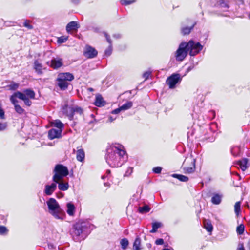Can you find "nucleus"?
<instances>
[{
	"mask_svg": "<svg viewBox=\"0 0 250 250\" xmlns=\"http://www.w3.org/2000/svg\"><path fill=\"white\" fill-rule=\"evenodd\" d=\"M105 159L111 167H117L121 166L126 161L127 154L122 145L115 143L107 148Z\"/></svg>",
	"mask_w": 250,
	"mask_h": 250,
	"instance_id": "obj_1",
	"label": "nucleus"
},
{
	"mask_svg": "<svg viewBox=\"0 0 250 250\" xmlns=\"http://www.w3.org/2000/svg\"><path fill=\"white\" fill-rule=\"evenodd\" d=\"M48 211L56 219L63 220L65 217L64 211L62 209L57 201L50 198L46 201Z\"/></svg>",
	"mask_w": 250,
	"mask_h": 250,
	"instance_id": "obj_2",
	"label": "nucleus"
},
{
	"mask_svg": "<svg viewBox=\"0 0 250 250\" xmlns=\"http://www.w3.org/2000/svg\"><path fill=\"white\" fill-rule=\"evenodd\" d=\"M54 172L55 174L53 176V181L55 182H59L68 174V170L67 167L62 165H57Z\"/></svg>",
	"mask_w": 250,
	"mask_h": 250,
	"instance_id": "obj_3",
	"label": "nucleus"
},
{
	"mask_svg": "<svg viewBox=\"0 0 250 250\" xmlns=\"http://www.w3.org/2000/svg\"><path fill=\"white\" fill-rule=\"evenodd\" d=\"M186 49L189 52L190 55L195 56L203 49V46L199 42L190 40L186 43Z\"/></svg>",
	"mask_w": 250,
	"mask_h": 250,
	"instance_id": "obj_4",
	"label": "nucleus"
},
{
	"mask_svg": "<svg viewBox=\"0 0 250 250\" xmlns=\"http://www.w3.org/2000/svg\"><path fill=\"white\" fill-rule=\"evenodd\" d=\"M185 173H191L194 172L195 168V159L191 156L187 158L182 165Z\"/></svg>",
	"mask_w": 250,
	"mask_h": 250,
	"instance_id": "obj_5",
	"label": "nucleus"
},
{
	"mask_svg": "<svg viewBox=\"0 0 250 250\" xmlns=\"http://www.w3.org/2000/svg\"><path fill=\"white\" fill-rule=\"evenodd\" d=\"M62 112L65 114L69 117L70 120H72L73 115L75 112L81 114L82 113V110L81 108L77 106L65 104L62 107Z\"/></svg>",
	"mask_w": 250,
	"mask_h": 250,
	"instance_id": "obj_6",
	"label": "nucleus"
},
{
	"mask_svg": "<svg viewBox=\"0 0 250 250\" xmlns=\"http://www.w3.org/2000/svg\"><path fill=\"white\" fill-rule=\"evenodd\" d=\"M188 50L186 49V42H182L175 53L176 59L178 61H183L187 56Z\"/></svg>",
	"mask_w": 250,
	"mask_h": 250,
	"instance_id": "obj_7",
	"label": "nucleus"
},
{
	"mask_svg": "<svg viewBox=\"0 0 250 250\" xmlns=\"http://www.w3.org/2000/svg\"><path fill=\"white\" fill-rule=\"evenodd\" d=\"M181 81L180 75L179 74H173L169 77L166 81L167 84L170 88H174L175 85Z\"/></svg>",
	"mask_w": 250,
	"mask_h": 250,
	"instance_id": "obj_8",
	"label": "nucleus"
},
{
	"mask_svg": "<svg viewBox=\"0 0 250 250\" xmlns=\"http://www.w3.org/2000/svg\"><path fill=\"white\" fill-rule=\"evenodd\" d=\"M83 231V226L82 224H77L74 226L72 235L76 241H78V237L82 233Z\"/></svg>",
	"mask_w": 250,
	"mask_h": 250,
	"instance_id": "obj_9",
	"label": "nucleus"
},
{
	"mask_svg": "<svg viewBox=\"0 0 250 250\" xmlns=\"http://www.w3.org/2000/svg\"><path fill=\"white\" fill-rule=\"evenodd\" d=\"M57 183L53 182L50 185H46L44 190V194L48 196L51 195L56 189Z\"/></svg>",
	"mask_w": 250,
	"mask_h": 250,
	"instance_id": "obj_10",
	"label": "nucleus"
},
{
	"mask_svg": "<svg viewBox=\"0 0 250 250\" xmlns=\"http://www.w3.org/2000/svg\"><path fill=\"white\" fill-rule=\"evenodd\" d=\"M74 79L73 75L69 72L60 73L58 74L57 80H63L70 82Z\"/></svg>",
	"mask_w": 250,
	"mask_h": 250,
	"instance_id": "obj_11",
	"label": "nucleus"
},
{
	"mask_svg": "<svg viewBox=\"0 0 250 250\" xmlns=\"http://www.w3.org/2000/svg\"><path fill=\"white\" fill-rule=\"evenodd\" d=\"M84 55L86 57L92 58L97 55V51L93 47L87 46L85 47Z\"/></svg>",
	"mask_w": 250,
	"mask_h": 250,
	"instance_id": "obj_12",
	"label": "nucleus"
},
{
	"mask_svg": "<svg viewBox=\"0 0 250 250\" xmlns=\"http://www.w3.org/2000/svg\"><path fill=\"white\" fill-rule=\"evenodd\" d=\"M80 27L79 24L75 21L69 22L66 27V30L67 33H71L72 32H77L78 29Z\"/></svg>",
	"mask_w": 250,
	"mask_h": 250,
	"instance_id": "obj_13",
	"label": "nucleus"
},
{
	"mask_svg": "<svg viewBox=\"0 0 250 250\" xmlns=\"http://www.w3.org/2000/svg\"><path fill=\"white\" fill-rule=\"evenodd\" d=\"M62 65L63 61L62 59L59 58H54L51 61L50 66L54 69L60 68Z\"/></svg>",
	"mask_w": 250,
	"mask_h": 250,
	"instance_id": "obj_14",
	"label": "nucleus"
},
{
	"mask_svg": "<svg viewBox=\"0 0 250 250\" xmlns=\"http://www.w3.org/2000/svg\"><path fill=\"white\" fill-rule=\"evenodd\" d=\"M62 131L61 129H51L49 131L48 137L51 140L59 138L61 136Z\"/></svg>",
	"mask_w": 250,
	"mask_h": 250,
	"instance_id": "obj_15",
	"label": "nucleus"
},
{
	"mask_svg": "<svg viewBox=\"0 0 250 250\" xmlns=\"http://www.w3.org/2000/svg\"><path fill=\"white\" fill-rule=\"evenodd\" d=\"M34 68L36 72L38 74H42L43 73V70L46 68H44L41 62L38 60H36L34 62Z\"/></svg>",
	"mask_w": 250,
	"mask_h": 250,
	"instance_id": "obj_16",
	"label": "nucleus"
},
{
	"mask_svg": "<svg viewBox=\"0 0 250 250\" xmlns=\"http://www.w3.org/2000/svg\"><path fill=\"white\" fill-rule=\"evenodd\" d=\"M16 95L18 96L19 99L23 100L26 105L29 106L31 105L32 102L29 100L28 98L26 97L25 95H23L21 92H18Z\"/></svg>",
	"mask_w": 250,
	"mask_h": 250,
	"instance_id": "obj_17",
	"label": "nucleus"
},
{
	"mask_svg": "<svg viewBox=\"0 0 250 250\" xmlns=\"http://www.w3.org/2000/svg\"><path fill=\"white\" fill-rule=\"evenodd\" d=\"M104 36L106 39L107 41L110 44L109 47L105 50V55L106 56H110L112 53V46H111V40L110 39L109 36L106 33H104Z\"/></svg>",
	"mask_w": 250,
	"mask_h": 250,
	"instance_id": "obj_18",
	"label": "nucleus"
},
{
	"mask_svg": "<svg viewBox=\"0 0 250 250\" xmlns=\"http://www.w3.org/2000/svg\"><path fill=\"white\" fill-rule=\"evenodd\" d=\"M85 158V153L83 149H78L76 152V158L78 161L83 162Z\"/></svg>",
	"mask_w": 250,
	"mask_h": 250,
	"instance_id": "obj_19",
	"label": "nucleus"
},
{
	"mask_svg": "<svg viewBox=\"0 0 250 250\" xmlns=\"http://www.w3.org/2000/svg\"><path fill=\"white\" fill-rule=\"evenodd\" d=\"M66 212L69 216H73L75 211V207L73 204L71 202L66 204Z\"/></svg>",
	"mask_w": 250,
	"mask_h": 250,
	"instance_id": "obj_20",
	"label": "nucleus"
},
{
	"mask_svg": "<svg viewBox=\"0 0 250 250\" xmlns=\"http://www.w3.org/2000/svg\"><path fill=\"white\" fill-rule=\"evenodd\" d=\"M94 104L96 106L99 107L104 106V105L105 102L101 95H97L96 96Z\"/></svg>",
	"mask_w": 250,
	"mask_h": 250,
	"instance_id": "obj_21",
	"label": "nucleus"
},
{
	"mask_svg": "<svg viewBox=\"0 0 250 250\" xmlns=\"http://www.w3.org/2000/svg\"><path fill=\"white\" fill-rule=\"evenodd\" d=\"M58 184V188L62 191H66L69 188V185L67 182H63L62 180L59 181L57 184Z\"/></svg>",
	"mask_w": 250,
	"mask_h": 250,
	"instance_id": "obj_22",
	"label": "nucleus"
},
{
	"mask_svg": "<svg viewBox=\"0 0 250 250\" xmlns=\"http://www.w3.org/2000/svg\"><path fill=\"white\" fill-rule=\"evenodd\" d=\"M248 161L246 159H242L237 162V165L242 170L245 171L247 168Z\"/></svg>",
	"mask_w": 250,
	"mask_h": 250,
	"instance_id": "obj_23",
	"label": "nucleus"
},
{
	"mask_svg": "<svg viewBox=\"0 0 250 250\" xmlns=\"http://www.w3.org/2000/svg\"><path fill=\"white\" fill-rule=\"evenodd\" d=\"M58 82V85L62 90L66 89L68 86V82L63 80H57Z\"/></svg>",
	"mask_w": 250,
	"mask_h": 250,
	"instance_id": "obj_24",
	"label": "nucleus"
},
{
	"mask_svg": "<svg viewBox=\"0 0 250 250\" xmlns=\"http://www.w3.org/2000/svg\"><path fill=\"white\" fill-rule=\"evenodd\" d=\"M23 95H26V97L30 98V99H34L35 93V92L29 89H26L23 91V92L22 93Z\"/></svg>",
	"mask_w": 250,
	"mask_h": 250,
	"instance_id": "obj_25",
	"label": "nucleus"
},
{
	"mask_svg": "<svg viewBox=\"0 0 250 250\" xmlns=\"http://www.w3.org/2000/svg\"><path fill=\"white\" fill-rule=\"evenodd\" d=\"M222 196L218 194H214L211 198V202L213 204L218 205L220 203L221 201Z\"/></svg>",
	"mask_w": 250,
	"mask_h": 250,
	"instance_id": "obj_26",
	"label": "nucleus"
},
{
	"mask_svg": "<svg viewBox=\"0 0 250 250\" xmlns=\"http://www.w3.org/2000/svg\"><path fill=\"white\" fill-rule=\"evenodd\" d=\"M162 224L160 222H155L152 224V229L150 231V233H155L157 231V229L161 227Z\"/></svg>",
	"mask_w": 250,
	"mask_h": 250,
	"instance_id": "obj_27",
	"label": "nucleus"
},
{
	"mask_svg": "<svg viewBox=\"0 0 250 250\" xmlns=\"http://www.w3.org/2000/svg\"><path fill=\"white\" fill-rule=\"evenodd\" d=\"M231 153L233 156H238L241 153V148L240 146H234L231 148Z\"/></svg>",
	"mask_w": 250,
	"mask_h": 250,
	"instance_id": "obj_28",
	"label": "nucleus"
},
{
	"mask_svg": "<svg viewBox=\"0 0 250 250\" xmlns=\"http://www.w3.org/2000/svg\"><path fill=\"white\" fill-rule=\"evenodd\" d=\"M141 245V239L139 237H137L133 243V249L134 250H140L141 248H140Z\"/></svg>",
	"mask_w": 250,
	"mask_h": 250,
	"instance_id": "obj_29",
	"label": "nucleus"
},
{
	"mask_svg": "<svg viewBox=\"0 0 250 250\" xmlns=\"http://www.w3.org/2000/svg\"><path fill=\"white\" fill-rule=\"evenodd\" d=\"M195 25V23H193L190 27H182V29H181L182 33L183 35H187V34H189L190 32H191V30L193 28V27Z\"/></svg>",
	"mask_w": 250,
	"mask_h": 250,
	"instance_id": "obj_30",
	"label": "nucleus"
},
{
	"mask_svg": "<svg viewBox=\"0 0 250 250\" xmlns=\"http://www.w3.org/2000/svg\"><path fill=\"white\" fill-rule=\"evenodd\" d=\"M204 228L209 232H211L213 229V226L210 221H205L204 223Z\"/></svg>",
	"mask_w": 250,
	"mask_h": 250,
	"instance_id": "obj_31",
	"label": "nucleus"
},
{
	"mask_svg": "<svg viewBox=\"0 0 250 250\" xmlns=\"http://www.w3.org/2000/svg\"><path fill=\"white\" fill-rule=\"evenodd\" d=\"M172 177L176 178L182 182H187L188 180V177L183 175L174 174L172 175Z\"/></svg>",
	"mask_w": 250,
	"mask_h": 250,
	"instance_id": "obj_32",
	"label": "nucleus"
},
{
	"mask_svg": "<svg viewBox=\"0 0 250 250\" xmlns=\"http://www.w3.org/2000/svg\"><path fill=\"white\" fill-rule=\"evenodd\" d=\"M132 102L131 101H129L125 103L120 107L122 111H125L130 109L132 106Z\"/></svg>",
	"mask_w": 250,
	"mask_h": 250,
	"instance_id": "obj_33",
	"label": "nucleus"
},
{
	"mask_svg": "<svg viewBox=\"0 0 250 250\" xmlns=\"http://www.w3.org/2000/svg\"><path fill=\"white\" fill-rule=\"evenodd\" d=\"M120 244L121 245V247L123 250H125L129 244V241L127 240V239L125 238L123 239H122L120 240Z\"/></svg>",
	"mask_w": 250,
	"mask_h": 250,
	"instance_id": "obj_34",
	"label": "nucleus"
},
{
	"mask_svg": "<svg viewBox=\"0 0 250 250\" xmlns=\"http://www.w3.org/2000/svg\"><path fill=\"white\" fill-rule=\"evenodd\" d=\"M53 125H54L55 127H56L58 129H61L63 127V124L58 120H56L54 121L53 123Z\"/></svg>",
	"mask_w": 250,
	"mask_h": 250,
	"instance_id": "obj_35",
	"label": "nucleus"
},
{
	"mask_svg": "<svg viewBox=\"0 0 250 250\" xmlns=\"http://www.w3.org/2000/svg\"><path fill=\"white\" fill-rule=\"evenodd\" d=\"M150 209V208L148 206L145 205L144 207H139V211L141 213H145L149 212Z\"/></svg>",
	"mask_w": 250,
	"mask_h": 250,
	"instance_id": "obj_36",
	"label": "nucleus"
},
{
	"mask_svg": "<svg viewBox=\"0 0 250 250\" xmlns=\"http://www.w3.org/2000/svg\"><path fill=\"white\" fill-rule=\"evenodd\" d=\"M15 110L19 114H22L24 112V110L19 104L14 106Z\"/></svg>",
	"mask_w": 250,
	"mask_h": 250,
	"instance_id": "obj_37",
	"label": "nucleus"
},
{
	"mask_svg": "<svg viewBox=\"0 0 250 250\" xmlns=\"http://www.w3.org/2000/svg\"><path fill=\"white\" fill-rule=\"evenodd\" d=\"M18 93V92H15L14 94H13L10 97V100L12 103L14 105V106L16 104H18V101L16 99V98L18 96L16 95V94Z\"/></svg>",
	"mask_w": 250,
	"mask_h": 250,
	"instance_id": "obj_38",
	"label": "nucleus"
},
{
	"mask_svg": "<svg viewBox=\"0 0 250 250\" xmlns=\"http://www.w3.org/2000/svg\"><path fill=\"white\" fill-rule=\"evenodd\" d=\"M68 36H62L58 38L57 42L59 43H64L68 40Z\"/></svg>",
	"mask_w": 250,
	"mask_h": 250,
	"instance_id": "obj_39",
	"label": "nucleus"
},
{
	"mask_svg": "<svg viewBox=\"0 0 250 250\" xmlns=\"http://www.w3.org/2000/svg\"><path fill=\"white\" fill-rule=\"evenodd\" d=\"M240 205H241V204H240V202H236L234 205L235 212L237 215H238V214L240 211Z\"/></svg>",
	"mask_w": 250,
	"mask_h": 250,
	"instance_id": "obj_40",
	"label": "nucleus"
},
{
	"mask_svg": "<svg viewBox=\"0 0 250 250\" xmlns=\"http://www.w3.org/2000/svg\"><path fill=\"white\" fill-rule=\"evenodd\" d=\"M23 26L28 29H31L33 28L32 25L30 24V21L29 20H25L23 23Z\"/></svg>",
	"mask_w": 250,
	"mask_h": 250,
	"instance_id": "obj_41",
	"label": "nucleus"
},
{
	"mask_svg": "<svg viewBox=\"0 0 250 250\" xmlns=\"http://www.w3.org/2000/svg\"><path fill=\"white\" fill-rule=\"evenodd\" d=\"M135 2V0H121V3L122 5H127L131 4Z\"/></svg>",
	"mask_w": 250,
	"mask_h": 250,
	"instance_id": "obj_42",
	"label": "nucleus"
},
{
	"mask_svg": "<svg viewBox=\"0 0 250 250\" xmlns=\"http://www.w3.org/2000/svg\"><path fill=\"white\" fill-rule=\"evenodd\" d=\"M237 232L239 234L243 233L244 231V226L243 225H240L237 227Z\"/></svg>",
	"mask_w": 250,
	"mask_h": 250,
	"instance_id": "obj_43",
	"label": "nucleus"
},
{
	"mask_svg": "<svg viewBox=\"0 0 250 250\" xmlns=\"http://www.w3.org/2000/svg\"><path fill=\"white\" fill-rule=\"evenodd\" d=\"M7 228L3 226H0V235H5L7 233Z\"/></svg>",
	"mask_w": 250,
	"mask_h": 250,
	"instance_id": "obj_44",
	"label": "nucleus"
},
{
	"mask_svg": "<svg viewBox=\"0 0 250 250\" xmlns=\"http://www.w3.org/2000/svg\"><path fill=\"white\" fill-rule=\"evenodd\" d=\"M19 84L17 83H11L9 87L11 90H15L19 87Z\"/></svg>",
	"mask_w": 250,
	"mask_h": 250,
	"instance_id": "obj_45",
	"label": "nucleus"
},
{
	"mask_svg": "<svg viewBox=\"0 0 250 250\" xmlns=\"http://www.w3.org/2000/svg\"><path fill=\"white\" fill-rule=\"evenodd\" d=\"M132 172H133V167H129L127 169L125 173L124 176H129L131 174Z\"/></svg>",
	"mask_w": 250,
	"mask_h": 250,
	"instance_id": "obj_46",
	"label": "nucleus"
},
{
	"mask_svg": "<svg viewBox=\"0 0 250 250\" xmlns=\"http://www.w3.org/2000/svg\"><path fill=\"white\" fill-rule=\"evenodd\" d=\"M4 111L2 108V105L1 103H0V118L1 119H5V114Z\"/></svg>",
	"mask_w": 250,
	"mask_h": 250,
	"instance_id": "obj_47",
	"label": "nucleus"
},
{
	"mask_svg": "<svg viewBox=\"0 0 250 250\" xmlns=\"http://www.w3.org/2000/svg\"><path fill=\"white\" fill-rule=\"evenodd\" d=\"M6 123H0V131L4 130L7 127Z\"/></svg>",
	"mask_w": 250,
	"mask_h": 250,
	"instance_id": "obj_48",
	"label": "nucleus"
},
{
	"mask_svg": "<svg viewBox=\"0 0 250 250\" xmlns=\"http://www.w3.org/2000/svg\"><path fill=\"white\" fill-rule=\"evenodd\" d=\"M151 72L150 71H146L145 72L143 75V78L145 79V80H147L149 77L150 76V74H151Z\"/></svg>",
	"mask_w": 250,
	"mask_h": 250,
	"instance_id": "obj_49",
	"label": "nucleus"
},
{
	"mask_svg": "<svg viewBox=\"0 0 250 250\" xmlns=\"http://www.w3.org/2000/svg\"><path fill=\"white\" fill-rule=\"evenodd\" d=\"M162 168L159 167H154L153 169V171L155 173H160L161 172Z\"/></svg>",
	"mask_w": 250,
	"mask_h": 250,
	"instance_id": "obj_50",
	"label": "nucleus"
},
{
	"mask_svg": "<svg viewBox=\"0 0 250 250\" xmlns=\"http://www.w3.org/2000/svg\"><path fill=\"white\" fill-rule=\"evenodd\" d=\"M121 111H122V110L121 108V107H119V108L113 110L111 113L112 114H117L119 113Z\"/></svg>",
	"mask_w": 250,
	"mask_h": 250,
	"instance_id": "obj_51",
	"label": "nucleus"
},
{
	"mask_svg": "<svg viewBox=\"0 0 250 250\" xmlns=\"http://www.w3.org/2000/svg\"><path fill=\"white\" fill-rule=\"evenodd\" d=\"M164 243V240L160 238L158 239L155 241V244L157 245H162Z\"/></svg>",
	"mask_w": 250,
	"mask_h": 250,
	"instance_id": "obj_52",
	"label": "nucleus"
},
{
	"mask_svg": "<svg viewBox=\"0 0 250 250\" xmlns=\"http://www.w3.org/2000/svg\"><path fill=\"white\" fill-rule=\"evenodd\" d=\"M237 250H245L244 245L242 243H239Z\"/></svg>",
	"mask_w": 250,
	"mask_h": 250,
	"instance_id": "obj_53",
	"label": "nucleus"
},
{
	"mask_svg": "<svg viewBox=\"0 0 250 250\" xmlns=\"http://www.w3.org/2000/svg\"><path fill=\"white\" fill-rule=\"evenodd\" d=\"M220 5L221 7H226V8L228 7V4L223 1H220Z\"/></svg>",
	"mask_w": 250,
	"mask_h": 250,
	"instance_id": "obj_54",
	"label": "nucleus"
},
{
	"mask_svg": "<svg viewBox=\"0 0 250 250\" xmlns=\"http://www.w3.org/2000/svg\"><path fill=\"white\" fill-rule=\"evenodd\" d=\"M13 24H14V22L11 21H5V22H4V24L6 26H11Z\"/></svg>",
	"mask_w": 250,
	"mask_h": 250,
	"instance_id": "obj_55",
	"label": "nucleus"
},
{
	"mask_svg": "<svg viewBox=\"0 0 250 250\" xmlns=\"http://www.w3.org/2000/svg\"><path fill=\"white\" fill-rule=\"evenodd\" d=\"M115 119H116V117H115V118H113L112 117L110 116V117H109V121L110 122H113L114 120H115Z\"/></svg>",
	"mask_w": 250,
	"mask_h": 250,
	"instance_id": "obj_56",
	"label": "nucleus"
},
{
	"mask_svg": "<svg viewBox=\"0 0 250 250\" xmlns=\"http://www.w3.org/2000/svg\"><path fill=\"white\" fill-rule=\"evenodd\" d=\"M72 2L74 4H78L80 2V0H71Z\"/></svg>",
	"mask_w": 250,
	"mask_h": 250,
	"instance_id": "obj_57",
	"label": "nucleus"
},
{
	"mask_svg": "<svg viewBox=\"0 0 250 250\" xmlns=\"http://www.w3.org/2000/svg\"><path fill=\"white\" fill-rule=\"evenodd\" d=\"M88 90H89V91H93V88H88Z\"/></svg>",
	"mask_w": 250,
	"mask_h": 250,
	"instance_id": "obj_58",
	"label": "nucleus"
},
{
	"mask_svg": "<svg viewBox=\"0 0 250 250\" xmlns=\"http://www.w3.org/2000/svg\"><path fill=\"white\" fill-rule=\"evenodd\" d=\"M170 250V249H167V248H165V249H163V250Z\"/></svg>",
	"mask_w": 250,
	"mask_h": 250,
	"instance_id": "obj_59",
	"label": "nucleus"
},
{
	"mask_svg": "<svg viewBox=\"0 0 250 250\" xmlns=\"http://www.w3.org/2000/svg\"><path fill=\"white\" fill-rule=\"evenodd\" d=\"M106 172L107 174H109L110 173V170H107Z\"/></svg>",
	"mask_w": 250,
	"mask_h": 250,
	"instance_id": "obj_60",
	"label": "nucleus"
},
{
	"mask_svg": "<svg viewBox=\"0 0 250 250\" xmlns=\"http://www.w3.org/2000/svg\"><path fill=\"white\" fill-rule=\"evenodd\" d=\"M249 18H250V14H249Z\"/></svg>",
	"mask_w": 250,
	"mask_h": 250,
	"instance_id": "obj_61",
	"label": "nucleus"
}]
</instances>
